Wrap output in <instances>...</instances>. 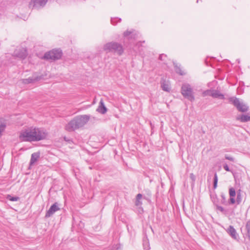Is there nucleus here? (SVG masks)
Wrapping results in <instances>:
<instances>
[{
	"label": "nucleus",
	"mask_w": 250,
	"mask_h": 250,
	"mask_svg": "<svg viewBox=\"0 0 250 250\" xmlns=\"http://www.w3.org/2000/svg\"><path fill=\"white\" fill-rule=\"evenodd\" d=\"M89 116L86 115H81L74 118L65 127V129L71 132L83 126L89 120Z\"/></svg>",
	"instance_id": "1"
},
{
	"label": "nucleus",
	"mask_w": 250,
	"mask_h": 250,
	"mask_svg": "<svg viewBox=\"0 0 250 250\" xmlns=\"http://www.w3.org/2000/svg\"><path fill=\"white\" fill-rule=\"evenodd\" d=\"M103 49L106 53L113 52L119 56L122 55L124 51L123 45L121 43L115 42L105 43L103 46Z\"/></svg>",
	"instance_id": "2"
},
{
	"label": "nucleus",
	"mask_w": 250,
	"mask_h": 250,
	"mask_svg": "<svg viewBox=\"0 0 250 250\" xmlns=\"http://www.w3.org/2000/svg\"><path fill=\"white\" fill-rule=\"evenodd\" d=\"M228 100L239 112H246L248 111V105L239 98L236 97H230L228 98Z\"/></svg>",
	"instance_id": "3"
},
{
	"label": "nucleus",
	"mask_w": 250,
	"mask_h": 250,
	"mask_svg": "<svg viewBox=\"0 0 250 250\" xmlns=\"http://www.w3.org/2000/svg\"><path fill=\"white\" fill-rule=\"evenodd\" d=\"M181 93L183 97L192 102L195 100L194 92L191 85L188 83L182 84L181 89Z\"/></svg>",
	"instance_id": "4"
},
{
	"label": "nucleus",
	"mask_w": 250,
	"mask_h": 250,
	"mask_svg": "<svg viewBox=\"0 0 250 250\" xmlns=\"http://www.w3.org/2000/svg\"><path fill=\"white\" fill-rule=\"evenodd\" d=\"M31 127L21 131L20 135V139L24 142H35L38 139L32 134Z\"/></svg>",
	"instance_id": "5"
},
{
	"label": "nucleus",
	"mask_w": 250,
	"mask_h": 250,
	"mask_svg": "<svg viewBox=\"0 0 250 250\" xmlns=\"http://www.w3.org/2000/svg\"><path fill=\"white\" fill-rule=\"evenodd\" d=\"M62 55L60 49H53L44 54L43 58L47 60L55 61L60 59Z\"/></svg>",
	"instance_id": "6"
},
{
	"label": "nucleus",
	"mask_w": 250,
	"mask_h": 250,
	"mask_svg": "<svg viewBox=\"0 0 250 250\" xmlns=\"http://www.w3.org/2000/svg\"><path fill=\"white\" fill-rule=\"evenodd\" d=\"M31 130L32 135L38 139L36 140V141L44 139L47 136V133L42 128L31 127Z\"/></svg>",
	"instance_id": "7"
},
{
	"label": "nucleus",
	"mask_w": 250,
	"mask_h": 250,
	"mask_svg": "<svg viewBox=\"0 0 250 250\" xmlns=\"http://www.w3.org/2000/svg\"><path fill=\"white\" fill-rule=\"evenodd\" d=\"M47 1L48 0H31L29 6L32 9H39L43 7Z\"/></svg>",
	"instance_id": "8"
},
{
	"label": "nucleus",
	"mask_w": 250,
	"mask_h": 250,
	"mask_svg": "<svg viewBox=\"0 0 250 250\" xmlns=\"http://www.w3.org/2000/svg\"><path fill=\"white\" fill-rule=\"evenodd\" d=\"M27 55V50L24 48H19L16 49L13 54V56L21 59H24Z\"/></svg>",
	"instance_id": "9"
},
{
	"label": "nucleus",
	"mask_w": 250,
	"mask_h": 250,
	"mask_svg": "<svg viewBox=\"0 0 250 250\" xmlns=\"http://www.w3.org/2000/svg\"><path fill=\"white\" fill-rule=\"evenodd\" d=\"M60 208L59 207L58 204L56 202L54 204H53L49 208V209L47 211L46 214H45V217L48 218L50 216H51L54 213L60 210Z\"/></svg>",
	"instance_id": "10"
},
{
	"label": "nucleus",
	"mask_w": 250,
	"mask_h": 250,
	"mask_svg": "<svg viewBox=\"0 0 250 250\" xmlns=\"http://www.w3.org/2000/svg\"><path fill=\"white\" fill-rule=\"evenodd\" d=\"M227 232L233 239L238 240L239 235L237 234L235 229L232 226H229L227 229Z\"/></svg>",
	"instance_id": "11"
},
{
	"label": "nucleus",
	"mask_w": 250,
	"mask_h": 250,
	"mask_svg": "<svg viewBox=\"0 0 250 250\" xmlns=\"http://www.w3.org/2000/svg\"><path fill=\"white\" fill-rule=\"evenodd\" d=\"M137 34L134 30H126L124 33V37L128 40L134 39Z\"/></svg>",
	"instance_id": "12"
},
{
	"label": "nucleus",
	"mask_w": 250,
	"mask_h": 250,
	"mask_svg": "<svg viewBox=\"0 0 250 250\" xmlns=\"http://www.w3.org/2000/svg\"><path fill=\"white\" fill-rule=\"evenodd\" d=\"M40 80V78L38 76H33L32 77H29L27 79H22V82L24 84H28L34 83Z\"/></svg>",
	"instance_id": "13"
},
{
	"label": "nucleus",
	"mask_w": 250,
	"mask_h": 250,
	"mask_svg": "<svg viewBox=\"0 0 250 250\" xmlns=\"http://www.w3.org/2000/svg\"><path fill=\"white\" fill-rule=\"evenodd\" d=\"M97 111L98 112L101 113V114H105L106 113L107 109L104 104L103 100H101L99 106L97 109Z\"/></svg>",
	"instance_id": "14"
},
{
	"label": "nucleus",
	"mask_w": 250,
	"mask_h": 250,
	"mask_svg": "<svg viewBox=\"0 0 250 250\" xmlns=\"http://www.w3.org/2000/svg\"><path fill=\"white\" fill-rule=\"evenodd\" d=\"M40 157V153L35 152L33 153L31 155L30 161V165L32 166L34 165L37 161L38 160Z\"/></svg>",
	"instance_id": "15"
},
{
	"label": "nucleus",
	"mask_w": 250,
	"mask_h": 250,
	"mask_svg": "<svg viewBox=\"0 0 250 250\" xmlns=\"http://www.w3.org/2000/svg\"><path fill=\"white\" fill-rule=\"evenodd\" d=\"M211 97L214 98H219L220 99H225L224 95L217 90H212Z\"/></svg>",
	"instance_id": "16"
},
{
	"label": "nucleus",
	"mask_w": 250,
	"mask_h": 250,
	"mask_svg": "<svg viewBox=\"0 0 250 250\" xmlns=\"http://www.w3.org/2000/svg\"><path fill=\"white\" fill-rule=\"evenodd\" d=\"M236 120L242 123H246L250 121V116L248 115L242 114L241 116H237Z\"/></svg>",
	"instance_id": "17"
},
{
	"label": "nucleus",
	"mask_w": 250,
	"mask_h": 250,
	"mask_svg": "<svg viewBox=\"0 0 250 250\" xmlns=\"http://www.w3.org/2000/svg\"><path fill=\"white\" fill-rule=\"evenodd\" d=\"M161 87L165 91L169 92L170 90L169 84L165 81H163L161 83Z\"/></svg>",
	"instance_id": "18"
},
{
	"label": "nucleus",
	"mask_w": 250,
	"mask_h": 250,
	"mask_svg": "<svg viewBox=\"0 0 250 250\" xmlns=\"http://www.w3.org/2000/svg\"><path fill=\"white\" fill-rule=\"evenodd\" d=\"M143 247L145 250H149L150 249L149 244L147 238L146 237L143 239Z\"/></svg>",
	"instance_id": "19"
},
{
	"label": "nucleus",
	"mask_w": 250,
	"mask_h": 250,
	"mask_svg": "<svg viewBox=\"0 0 250 250\" xmlns=\"http://www.w3.org/2000/svg\"><path fill=\"white\" fill-rule=\"evenodd\" d=\"M174 68L176 72L178 74H179L180 75H184L185 73L182 70L180 66H179L177 64L174 63Z\"/></svg>",
	"instance_id": "20"
},
{
	"label": "nucleus",
	"mask_w": 250,
	"mask_h": 250,
	"mask_svg": "<svg viewBox=\"0 0 250 250\" xmlns=\"http://www.w3.org/2000/svg\"><path fill=\"white\" fill-rule=\"evenodd\" d=\"M242 200V196L241 193L240 191L238 192L237 193V198H236V202L237 204V205L240 204L241 203Z\"/></svg>",
	"instance_id": "21"
},
{
	"label": "nucleus",
	"mask_w": 250,
	"mask_h": 250,
	"mask_svg": "<svg viewBox=\"0 0 250 250\" xmlns=\"http://www.w3.org/2000/svg\"><path fill=\"white\" fill-rule=\"evenodd\" d=\"M121 21V19L118 18H112L111 19V23L112 24L115 25L118 22Z\"/></svg>",
	"instance_id": "22"
},
{
	"label": "nucleus",
	"mask_w": 250,
	"mask_h": 250,
	"mask_svg": "<svg viewBox=\"0 0 250 250\" xmlns=\"http://www.w3.org/2000/svg\"><path fill=\"white\" fill-rule=\"evenodd\" d=\"M218 182V177L216 173H215L214 179H213V188L215 189L216 188Z\"/></svg>",
	"instance_id": "23"
},
{
	"label": "nucleus",
	"mask_w": 250,
	"mask_h": 250,
	"mask_svg": "<svg viewBox=\"0 0 250 250\" xmlns=\"http://www.w3.org/2000/svg\"><path fill=\"white\" fill-rule=\"evenodd\" d=\"M212 91V90H211V89L205 90L203 92L202 95L204 97H205L207 96H211Z\"/></svg>",
	"instance_id": "24"
},
{
	"label": "nucleus",
	"mask_w": 250,
	"mask_h": 250,
	"mask_svg": "<svg viewBox=\"0 0 250 250\" xmlns=\"http://www.w3.org/2000/svg\"><path fill=\"white\" fill-rule=\"evenodd\" d=\"M229 194L230 197H234L236 195V192L234 188H231L229 189Z\"/></svg>",
	"instance_id": "25"
},
{
	"label": "nucleus",
	"mask_w": 250,
	"mask_h": 250,
	"mask_svg": "<svg viewBox=\"0 0 250 250\" xmlns=\"http://www.w3.org/2000/svg\"><path fill=\"white\" fill-rule=\"evenodd\" d=\"M246 228L248 234V236L249 237H250V221L247 222Z\"/></svg>",
	"instance_id": "26"
},
{
	"label": "nucleus",
	"mask_w": 250,
	"mask_h": 250,
	"mask_svg": "<svg viewBox=\"0 0 250 250\" xmlns=\"http://www.w3.org/2000/svg\"><path fill=\"white\" fill-rule=\"evenodd\" d=\"M8 199L10 201H17L18 200L19 197H12V196L9 195Z\"/></svg>",
	"instance_id": "27"
},
{
	"label": "nucleus",
	"mask_w": 250,
	"mask_h": 250,
	"mask_svg": "<svg viewBox=\"0 0 250 250\" xmlns=\"http://www.w3.org/2000/svg\"><path fill=\"white\" fill-rule=\"evenodd\" d=\"M167 58V55L164 54H161L159 56V59L161 61H165V59Z\"/></svg>",
	"instance_id": "28"
},
{
	"label": "nucleus",
	"mask_w": 250,
	"mask_h": 250,
	"mask_svg": "<svg viewBox=\"0 0 250 250\" xmlns=\"http://www.w3.org/2000/svg\"><path fill=\"white\" fill-rule=\"evenodd\" d=\"M236 200H235L234 197H230L229 203L231 204H234Z\"/></svg>",
	"instance_id": "29"
},
{
	"label": "nucleus",
	"mask_w": 250,
	"mask_h": 250,
	"mask_svg": "<svg viewBox=\"0 0 250 250\" xmlns=\"http://www.w3.org/2000/svg\"><path fill=\"white\" fill-rule=\"evenodd\" d=\"M217 209L223 213L225 212V209L222 206H217Z\"/></svg>",
	"instance_id": "30"
},
{
	"label": "nucleus",
	"mask_w": 250,
	"mask_h": 250,
	"mask_svg": "<svg viewBox=\"0 0 250 250\" xmlns=\"http://www.w3.org/2000/svg\"><path fill=\"white\" fill-rule=\"evenodd\" d=\"M140 200H141L136 199L135 202V205L136 206H140L142 205V202Z\"/></svg>",
	"instance_id": "31"
},
{
	"label": "nucleus",
	"mask_w": 250,
	"mask_h": 250,
	"mask_svg": "<svg viewBox=\"0 0 250 250\" xmlns=\"http://www.w3.org/2000/svg\"><path fill=\"white\" fill-rule=\"evenodd\" d=\"M223 167L227 171H230V169H229V167H228V165L227 164H224L223 165Z\"/></svg>",
	"instance_id": "32"
},
{
	"label": "nucleus",
	"mask_w": 250,
	"mask_h": 250,
	"mask_svg": "<svg viewBox=\"0 0 250 250\" xmlns=\"http://www.w3.org/2000/svg\"><path fill=\"white\" fill-rule=\"evenodd\" d=\"M225 158L226 159L230 160L231 161H232V162L234 161V158L231 157H230V156H228V155H226L225 156Z\"/></svg>",
	"instance_id": "33"
},
{
	"label": "nucleus",
	"mask_w": 250,
	"mask_h": 250,
	"mask_svg": "<svg viewBox=\"0 0 250 250\" xmlns=\"http://www.w3.org/2000/svg\"><path fill=\"white\" fill-rule=\"evenodd\" d=\"M142 198V195L140 193H139L136 196V199L141 200Z\"/></svg>",
	"instance_id": "34"
},
{
	"label": "nucleus",
	"mask_w": 250,
	"mask_h": 250,
	"mask_svg": "<svg viewBox=\"0 0 250 250\" xmlns=\"http://www.w3.org/2000/svg\"><path fill=\"white\" fill-rule=\"evenodd\" d=\"M64 139L65 141H67V142H69L70 141V140L69 139H67V138L66 137H64Z\"/></svg>",
	"instance_id": "35"
},
{
	"label": "nucleus",
	"mask_w": 250,
	"mask_h": 250,
	"mask_svg": "<svg viewBox=\"0 0 250 250\" xmlns=\"http://www.w3.org/2000/svg\"><path fill=\"white\" fill-rule=\"evenodd\" d=\"M222 197L223 198V199L224 200H225V199L224 196L222 195Z\"/></svg>",
	"instance_id": "36"
},
{
	"label": "nucleus",
	"mask_w": 250,
	"mask_h": 250,
	"mask_svg": "<svg viewBox=\"0 0 250 250\" xmlns=\"http://www.w3.org/2000/svg\"><path fill=\"white\" fill-rule=\"evenodd\" d=\"M191 176H193V174H191Z\"/></svg>",
	"instance_id": "37"
}]
</instances>
